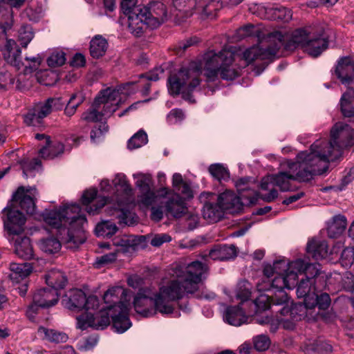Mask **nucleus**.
<instances>
[{
    "mask_svg": "<svg viewBox=\"0 0 354 354\" xmlns=\"http://www.w3.org/2000/svg\"><path fill=\"white\" fill-rule=\"evenodd\" d=\"M3 211L7 215L3 220L4 227L8 233V239L11 241L15 236L24 232L26 217L15 207H7Z\"/></svg>",
    "mask_w": 354,
    "mask_h": 354,
    "instance_id": "nucleus-19",
    "label": "nucleus"
},
{
    "mask_svg": "<svg viewBox=\"0 0 354 354\" xmlns=\"http://www.w3.org/2000/svg\"><path fill=\"white\" fill-rule=\"evenodd\" d=\"M311 268H315L312 265L305 266L301 260H295L288 262L286 259L275 261L272 265L266 264L263 268L264 277L261 281L258 282L257 288L259 292L276 290L274 297L272 299L275 306H283L278 310L276 315V323H271L270 331L274 333L279 324H283V328L292 329L295 321L301 320L306 316V312L302 304H295L289 301V298L284 288L292 289L295 287L297 281V272H301L304 270H308Z\"/></svg>",
    "mask_w": 354,
    "mask_h": 354,
    "instance_id": "nucleus-1",
    "label": "nucleus"
},
{
    "mask_svg": "<svg viewBox=\"0 0 354 354\" xmlns=\"http://www.w3.org/2000/svg\"><path fill=\"white\" fill-rule=\"evenodd\" d=\"M38 245L41 250L50 254L57 253L62 248L59 241L55 237L42 239L39 241Z\"/></svg>",
    "mask_w": 354,
    "mask_h": 354,
    "instance_id": "nucleus-48",
    "label": "nucleus"
},
{
    "mask_svg": "<svg viewBox=\"0 0 354 354\" xmlns=\"http://www.w3.org/2000/svg\"><path fill=\"white\" fill-rule=\"evenodd\" d=\"M220 254L221 261L232 259L236 256V248L234 245L220 246Z\"/></svg>",
    "mask_w": 354,
    "mask_h": 354,
    "instance_id": "nucleus-63",
    "label": "nucleus"
},
{
    "mask_svg": "<svg viewBox=\"0 0 354 354\" xmlns=\"http://www.w3.org/2000/svg\"><path fill=\"white\" fill-rule=\"evenodd\" d=\"M142 16L140 19L142 26V34L147 28L155 29L159 27L168 18V12L166 6L158 1L150 2L147 6H144Z\"/></svg>",
    "mask_w": 354,
    "mask_h": 354,
    "instance_id": "nucleus-14",
    "label": "nucleus"
},
{
    "mask_svg": "<svg viewBox=\"0 0 354 354\" xmlns=\"http://www.w3.org/2000/svg\"><path fill=\"white\" fill-rule=\"evenodd\" d=\"M307 252L316 260L323 259L328 254V244L325 241L312 239L307 244Z\"/></svg>",
    "mask_w": 354,
    "mask_h": 354,
    "instance_id": "nucleus-36",
    "label": "nucleus"
},
{
    "mask_svg": "<svg viewBox=\"0 0 354 354\" xmlns=\"http://www.w3.org/2000/svg\"><path fill=\"white\" fill-rule=\"evenodd\" d=\"M114 186L118 189L119 188L124 192L125 195L124 201H118L117 207H114V212L110 213L111 215H115L121 223L128 224L127 218L130 215V212L127 207L129 199L127 196L131 194V187L127 182L126 176L124 174H118L113 180Z\"/></svg>",
    "mask_w": 354,
    "mask_h": 354,
    "instance_id": "nucleus-17",
    "label": "nucleus"
},
{
    "mask_svg": "<svg viewBox=\"0 0 354 354\" xmlns=\"http://www.w3.org/2000/svg\"><path fill=\"white\" fill-rule=\"evenodd\" d=\"M215 195L210 192H203L200 195V200L204 203L203 216L209 223H216L223 217L224 212L218 203L207 201L212 200Z\"/></svg>",
    "mask_w": 354,
    "mask_h": 354,
    "instance_id": "nucleus-27",
    "label": "nucleus"
},
{
    "mask_svg": "<svg viewBox=\"0 0 354 354\" xmlns=\"http://www.w3.org/2000/svg\"><path fill=\"white\" fill-rule=\"evenodd\" d=\"M118 227L111 221H103L97 223L95 228V233L97 236L110 238L114 235Z\"/></svg>",
    "mask_w": 354,
    "mask_h": 354,
    "instance_id": "nucleus-46",
    "label": "nucleus"
},
{
    "mask_svg": "<svg viewBox=\"0 0 354 354\" xmlns=\"http://www.w3.org/2000/svg\"><path fill=\"white\" fill-rule=\"evenodd\" d=\"M301 261V259H300ZM305 266L312 265L315 268H311L308 270H304V271L299 272L297 270H294L295 272H297L298 274H301L304 273L306 276L308 274L313 275V277H306V279H301L299 283L297 285V295L299 298H303L304 299V304L303 306H305L306 305V299L310 297V296H313L317 291V288L315 287V281L314 277H315L317 274H318L319 270L317 268V266L315 264L313 263H306L303 260ZM298 280L297 281V282ZM297 284V283L295 284V286Z\"/></svg>",
    "mask_w": 354,
    "mask_h": 354,
    "instance_id": "nucleus-20",
    "label": "nucleus"
},
{
    "mask_svg": "<svg viewBox=\"0 0 354 354\" xmlns=\"http://www.w3.org/2000/svg\"><path fill=\"white\" fill-rule=\"evenodd\" d=\"M96 189L91 188L86 190L82 196V203L86 206V210L88 214H95L107 203L106 197H97Z\"/></svg>",
    "mask_w": 354,
    "mask_h": 354,
    "instance_id": "nucleus-29",
    "label": "nucleus"
},
{
    "mask_svg": "<svg viewBox=\"0 0 354 354\" xmlns=\"http://www.w3.org/2000/svg\"><path fill=\"white\" fill-rule=\"evenodd\" d=\"M254 348L258 351H264L269 348L270 339L266 335H259L253 337Z\"/></svg>",
    "mask_w": 354,
    "mask_h": 354,
    "instance_id": "nucleus-58",
    "label": "nucleus"
},
{
    "mask_svg": "<svg viewBox=\"0 0 354 354\" xmlns=\"http://www.w3.org/2000/svg\"><path fill=\"white\" fill-rule=\"evenodd\" d=\"M45 279L46 283L50 286L51 289H61L63 288L67 279L65 275L59 270H51L46 275Z\"/></svg>",
    "mask_w": 354,
    "mask_h": 354,
    "instance_id": "nucleus-42",
    "label": "nucleus"
},
{
    "mask_svg": "<svg viewBox=\"0 0 354 354\" xmlns=\"http://www.w3.org/2000/svg\"><path fill=\"white\" fill-rule=\"evenodd\" d=\"M108 47L107 41L102 36H95L90 42V53L93 58L103 56Z\"/></svg>",
    "mask_w": 354,
    "mask_h": 354,
    "instance_id": "nucleus-45",
    "label": "nucleus"
},
{
    "mask_svg": "<svg viewBox=\"0 0 354 354\" xmlns=\"http://www.w3.org/2000/svg\"><path fill=\"white\" fill-rule=\"evenodd\" d=\"M282 35L281 44L280 48L284 46L288 50H294L297 48H301L309 55H316L319 52L315 50L312 47V41H309L314 31L311 28H300L295 30L290 37Z\"/></svg>",
    "mask_w": 354,
    "mask_h": 354,
    "instance_id": "nucleus-13",
    "label": "nucleus"
},
{
    "mask_svg": "<svg viewBox=\"0 0 354 354\" xmlns=\"http://www.w3.org/2000/svg\"><path fill=\"white\" fill-rule=\"evenodd\" d=\"M330 304V298L328 294L322 293L318 295L315 292L313 296H310L306 299V305L304 306L306 312L308 310L314 309L316 306L320 310L327 309Z\"/></svg>",
    "mask_w": 354,
    "mask_h": 354,
    "instance_id": "nucleus-39",
    "label": "nucleus"
},
{
    "mask_svg": "<svg viewBox=\"0 0 354 354\" xmlns=\"http://www.w3.org/2000/svg\"><path fill=\"white\" fill-rule=\"evenodd\" d=\"M10 279L13 282L19 283L21 279L26 278L31 273L32 266L28 263H12L10 265Z\"/></svg>",
    "mask_w": 354,
    "mask_h": 354,
    "instance_id": "nucleus-37",
    "label": "nucleus"
},
{
    "mask_svg": "<svg viewBox=\"0 0 354 354\" xmlns=\"http://www.w3.org/2000/svg\"><path fill=\"white\" fill-rule=\"evenodd\" d=\"M164 76V69L160 66L156 67L151 71L149 73L140 75V80H151L157 81Z\"/></svg>",
    "mask_w": 354,
    "mask_h": 354,
    "instance_id": "nucleus-61",
    "label": "nucleus"
},
{
    "mask_svg": "<svg viewBox=\"0 0 354 354\" xmlns=\"http://www.w3.org/2000/svg\"><path fill=\"white\" fill-rule=\"evenodd\" d=\"M80 207L77 204H66L59 209H45L39 219L46 224L59 229L62 239L66 247L76 249L86 241L84 225L87 221L84 216L81 215Z\"/></svg>",
    "mask_w": 354,
    "mask_h": 354,
    "instance_id": "nucleus-3",
    "label": "nucleus"
},
{
    "mask_svg": "<svg viewBox=\"0 0 354 354\" xmlns=\"http://www.w3.org/2000/svg\"><path fill=\"white\" fill-rule=\"evenodd\" d=\"M6 3L0 0V25L3 32L11 28L13 25L12 12L5 8Z\"/></svg>",
    "mask_w": 354,
    "mask_h": 354,
    "instance_id": "nucleus-50",
    "label": "nucleus"
},
{
    "mask_svg": "<svg viewBox=\"0 0 354 354\" xmlns=\"http://www.w3.org/2000/svg\"><path fill=\"white\" fill-rule=\"evenodd\" d=\"M258 32V30L252 24H247L243 27L239 28L236 30L235 33V37L236 39H242L245 37L256 35Z\"/></svg>",
    "mask_w": 354,
    "mask_h": 354,
    "instance_id": "nucleus-60",
    "label": "nucleus"
},
{
    "mask_svg": "<svg viewBox=\"0 0 354 354\" xmlns=\"http://www.w3.org/2000/svg\"><path fill=\"white\" fill-rule=\"evenodd\" d=\"M201 67L193 63L188 68H182L168 80V91L171 95L182 94L183 97L191 102L194 100L190 95L199 84Z\"/></svg>",
    "mask_w": 354,
    "mask_h": 354,
    "instance_id": "nucleus-8",
    "label": "nucleus"
},
{
    "mask_svg": "<svg viewBox=\"0 0 354 354\" xmlns=\"http://www.w3.org/2000/svg\"><path fill=\"white\" fill-rule=\"evenodd\" d=\"M148 142V138L147 133L140 130L136 134H134L128 142V148L131 150L140 148L147 144Z\"/></svg>",
    "mask_w": 354,
    "mask_h": 354,
    "instance_id": "nucleus-54",
    "label": "nucleus"
},
{
    "mask_svg": "<svg viewBox=\"0 0 354 354\" xmlns=\"http://www.w3.org/2000/svg\"><path fill=\"white\" fill-rule=\"evenodd\" d=\"M6 61L18 68H20L24 62L21 59V50L13 39H8L3 50Z\"/></svg>",
    "mask_w": 354,
    "mask_h": 354,
    "instance_id": "nucleus-31",
    "label": "nucleus"
},
{
    "mask_svg": "<svg viewBox=\"0 0 354 354\" xmlns=\"http://www.w3.org/2000/svg\"><path fill=\"white\" fill-rule=\"evenodd\" d=\"M301 348L306 354H328L332 351V346L322 339H308L304 343Z\"/></svg>",
    "mask_w": 354,
    "mask_h": 354,
    "instance_id": "nucleus-34",
    "label": "nucleus"
},
{
    "mask_svg": "<svg viewBox=\"0 0 354 354\" xmlns=\"http://www.w3.org/2000/svg\"><path fill=\"white\" fill-rule=\"evenodd\" d=\"M208 171L214 178L220 182L226 180L230 178L228 169L220 163L212 164L209 167Z\"/></svg>",
    "mask_w": 354,
    "mask_h": 354,
    "instance_id": "nucleus-53",
    "label": "nucleus"
},
{
    "mask_svg": "<svg viewBox=\"0 0 354 354\" xmlns=\"http://www.w3.org/2000/svg\"><path fill=\"white\" fill-rule=\"evenodd\" d=\"M133 305L136 313L145 317L153 316L158 313L165 315L171 309L167 304H163L156 292L149 287L139 289L134 297Z\"/></svg>",
    "mask_w": 354,
    "mask_h": 354,
    "instance_id": "nucleus-9",
    "label": "nucleus"
},
{
    "mask_svg": "<svg viewBox=\"0 0 354 354\" xmlns=\"http://www.w3.org/2000/svg\"><path fill=\"white\" fill-rule=\"evenodd\" d=\"M174 8L183 13L186 17L192 16L196 11H198L205 15L211 14L215 8V1H211L206 5L197 3L196 0H172Z\"/></svg>",
    "mask_w": 354,
    "mask_h": 354,
    "instance_id": "nucleus-24",
    "label": "nucleus"
},
{
    "mask_svg": "<svg viewBox=\"0 0 354 354\" xmlns=\"http://www.w3.org/2000/svg\"><path fill=\"white\" fill-rule=\"evenodd\" d=\"M341 112L344 116L354 117V88H348L342 95L339 101Z\"/></svg>",
    "mask_w": 354,
    "mask_h": 354,
    "instance_id": "nucleus-38",
    "label": "nucleus"
},
{
    "mask_svg": "<svg viewBox=\"0 0 354 354\" xmlns=\"http://www.w3.org/2000/svg\"><path fill=\"white\" fill-rule=\"evenodd\" d=\"M107 310L100 311L95 315L91 313H85L77 317V326L81 330L92 328L95 330H103L110 324Z\"/></svg>",
    "mask_w": 354,
    "mask_h": 354,
    "instance_id": "nucleus-23",
    "label": "nucleus"
},
{
    "mask_svg": "<svg viewBox=\"0 0 354 354\" xmlns=\"http://www.w3.org/2000/svg\"><path fill=\"white\" fill-rule=\"evenodd\" d=\"M24 176L26 178L34 177L37 172L41 169V161L37 158L31 161L22 160L21 162Z\"/></svg>",
    "mask_w": 354,
    "mask_h": 354,
    "instance_id": "nucleus-51",
    "label": "nucleus"
},
{
    "mask_svg": "<svg viewBox=\"0 0 354 354\" xmlns=\"http://www.w3.org/2000/svg\"><path fill=\"white\" fill-rule=\"evenodd\" d=\"M64 152V145L61 142L54 143L53 145H50L49 141L48 145L43 146L39 153L41 157L44 158H54Z\"/></svg>",
    "mask_w": 354,
    "mask_h": 354,
    "instance_id": "nucleus-49",
    "label": "nucleus"
},
{
    "mask_svg": "<svg viewBox=\"0 0 354 354\" xmlns=\"http://www.w3.org/2000/svg\"><path fill=\"white\" fill-rule=\"evenodd\" d=\"M136 82H129L116 87H107L101 90L95 97L92 106L84 112L81 120L87 122L101 121L110 118L127 96L134 93L138 87Z\"/></svg>",
    "mask_w": 354,
    "mask_h": 354,
    "instance_id": "nucleus-5",
    "label": "nucleus"
},
{
    "mask_svg": "<svg viewBox=\"0 0 354 354\" xmlns=\"http://www.w3.org/2000/svg\"><path fill=\"white\" fill-rule=\"evenodd\" d=\"M274 295H261L255 299V304L259 310H265L274 306L272 299Z\"/></svg>",
    "mask_w": 354,
    "mask_h": 354,
    "instance_id": "nucleus-59",
    "label": "nucleus"
},
{
    "mask_svg": "<svg viewBox=\"0 0 354 354\" xmlns=\"http://www.w3.org/2000/svg\"><path fill=\"white\" fill-rule=\"evenodd\" d=\"M268 17L273 20L289 21L292 18V12L284 7H269L266 8Z\"/></svg>",
    "mask_w": 354,
    "mask_h": 354,
    "instance_id": "nucleus-47",
    "label": "nucleus"
},
{
    "mask_svg": "<svg viewBox=\"0 0 354 354\" xmlns=\"http://www.w3.org/2000/svg\"><path fill=\"white\" fill-rule=\"evenodd\" d=\"M324 160L314 158L308 151L299 152L295 162L287 160L283 163L281 166L283 170L275 175L263 178L261 188L270 192L262 195L261 198L266 202H271L278 196L274 186L279 187L282 192L290 191L293 189L292 181L308 182L315 176L325 173L326 165Z\"/></svg>",
    "mask_w": 354,
    "mask_h": 354,
    "instance_id": "nucleus-2",
    "label": "nucleus"
},
{
    "mask_svg": "<svg viewBox=\"0 0 354 354\" xmlns=\"http://www.w3.org/2000/svg\"><path fill=\"white\" fill-rule=\"evenodd\" d=\"M50 107L47 100L35 104L24 115V122L28 126H39L41 124L42 119L52 112Z\"/></svg>",
    "mask_w": 354,
    "mask_h": 354,
    "instance_id": "nucleus-28",
    "label": "nucleus"
},
{
    "mask_svg": "<svg viewBox=\"0 0 354 354\" xmlns=\"http://www.w3.org/2000/svg\"><path fill=\"white\" fill-rule=\"evenodd\" d=\"M341 262L344 266H351L354 262V250L353 248H346L342 252Z\"/></svg>",
    "mask_w": 354,
    "mask_h": 354,
    "instance_id": "nucleus-62",
    "label": "nucleus"
},
{
    "mask_svg": "<svg viewBox=\"0 0 354 354\" xmlns=\"http://www.w3.org/2000/svg\"><path fill=\"white\" fill-rule=\"evenodd\" d=\"M37 333L44 339L56 344L65 343L68 339L65 333L42 326L38 328Z\"/></svg>",
    "mask_w": 354,
    "mask_h": 354,
    "instance_id": "nucleus-41",
    "label": "nucleus"
},
{
    "mask_svg": "<svg viewBox=\"0 0 354 354\" xmlns=\"http://www.w3.org/2000/svg\"><path fill=\"white\" fill-rule=\"evenodd\" d=\"M59 297L57 290L50 288L37 290L33 295L32 304L26 311L27 316L30 319H33L39 308H49L55 305Z\"/></svg>",
    "mask_w": 354,
    "mask_h": 354,
    "instance_id": "nucleus-18",
    "label": "nucleus"
},
{
    "mask_svg": "<svg viewBox=\"0 0 354 354\" xmlns=\"http://www.w3.org/2000/svg\"><path fill=\"white\" fill-rule=\"evenodd\" d=\"M250 296V284L248 281H243L238 283L236 290V297L241 302L247 301Z\"/></svg>",
    "mask_w": 354,
    "mask_h": 354,
    "instance_id": "nucleus-56",
    "label": "nucleus"
},
{
    "mask_svg": "<svg viewBox=\"0 0 354 354\" xmlns=\"http://www.w3.org/2000/svg\"><path fill=\"white\" fill-rule=\"evenodd\" d=\"M37 196L38 193L35 187L28 188L20 187L14 194L10 206L17 209L18 205L27 214H33L35 211V200Z\"/></svg>",
    "mask_w": 354,
    "mask_h": 354,
    "instance_id": "nucleus-21",
    "label": "nucleus"
},
{
    "mask_svg": "<svg viewBox=\"0 0 354 354\" xmlns=\"http://www.w3.org/2000/svg\"><path fill=\"white\" fill-rule=\"evenodd\" d=\"M131 307V304L118 306V311H113L114 314L111 315L113 327L117 333H122L131 327V323L128 317V313Z\"/></svg>",
    "mask_w": 354,
    "mask_h": 354,
    "instance_id": "nucleus-30",
    "label": "nucleus"
},
{
    "mask_svg": "<svg viewBox=\"0 0 354 354\" xmlns=\"http://www.w3.org/2000/svg\"><path fill=\"white\" fill-rule=\"evenodd\" d=\"M62 303L69 310L94 309L99 305V301L96 296L86 297L85 293L80 289H73L68 292V295L62 299Z\"/></svg>",
    "mask_w": 354,
    "mask_h": 354,
    "instance_id": "nucleus-15",
    "label": "nucleus"
},
{
    "mask_svg": "<svg viewBox=\"0 0 354 354\" xmlns=\"http://www.w3.org/2000/svg\"><path fill=\"white\" fill-rule=\"evenodd\" d=\"M353 145L354 130L349 125L339 122L331 130L330 142L324 140H316L308 152L314 158H324L326 171L330 161L339 160L342 156L344 149Z\"/></svg>",
    "mask_w": 354,
    "mask_h": 354,
    "instance_id": "nucleus-6",
    "label": "nucleus"
},
{
    "mask_svg": "<svg viewBox=\"0 0 354 354\" xmlns=\"http://www.w3.org/2000/svg\"><path fill=\"white\" fill-rule=\"evenodd\" d=\"M234 60V55L231 50L208 51L203 57L205 75L209 81L215 80L218 75L223 80H234L239 73V68L233 63Z\"/></svg>",
    "mask_w": 354,
    "mask_h": 354,
    "instance_id": "nucleus-7",
    "label": "nucleus"
},
{
    "mask_svg": "<svg viewBox=\"0 0 354 354\" xmlns=\"http://www.w3.org/2000/svg\"><path fill=\"white\" fill-rule=\"evenodd\" d=\"M131 292L122 286L109 288L104 295L106 310L118 311V306L131 304Z\"/></svg>",
    "mask_w": 354,
    "mask_h": 354,
    "instance_id": "nucleus-22",
    "label": "nucleus"
},
{
    "mask_svg": "<svg viewBox=\"0 0 354 354\" xmlns=\"http://www.w3.org/2000/svg\"><path fill=\"white\" fill-rule=\"evenodd\" d=\"M223 318L229 324L235 326H239L246 323L248 319V317L239 306L227 308Z\"/></svg>",
    "mask_w": 354,
    "mask_h": 354,
    "instance_id": "nucleus-35",
    "label": "nucleus"
},
{
    "mask_svg": "<svg viewBox=\"0 0 354 354\" xmlns=\"http://www.w3.org/2000/svg\"><path fill=\"white\" fill-rule=\"evenodd\" d=\"M136 179V185L140 189L141 194L138 197V203L143 207H149L156 205L159 201L169 193V189L162 187L156 192L151 189L152 185L151 176L149 174H133Z\"/></svg>",
    "mask_w": 354,
    "mask_h": 354,
    "instance_id": "nucleus-12",
    "label": "nucleus"
},
{
    "mask_svg": "<svg viewBox=\"0 0 354 354\" xmlns=\"http://www.w3.org/2000/svg\"><path fill=\"white\" fill-rule=\"evenodd\" d=\"M334 73L342 84H352L354 81V57L344 56L339 58L335 67Z\"/></svg>",
    "mask_w": 354,
    "mask_h": 354,
    "instance_id": "nucleus-26",
    "label": "nucleus"
},
{
    "mask_svg": "<svg viewBox=\"0 0 354 354\" xmlns=\"http://www.w3.org/2000/svg\"><path fill=\"white\" fill-rule=\"evenodd\" d=\"M248 182V178H240L236 182V187L239 192L240 196H238L232 191L226 190L217 196V203L223 211H227L230 214H236L242 209L243 205L241 198H248L249 202L252 203L257 200L256 194L254 191L250 195H245L243 192L248 189L244 187Z\"/></svg>",
    "mask_w": 354,
    "mask_h": 354,
    "instance_id": "nucleus-11",
    "label": "nucleus"
},
{
    "mask_svg": "<svg viewBox=\"0 0 354 354\" xmlns=\"http://www.w3.org/2000/svg\"><path fill=\"white\" fill-rule=\"evenodd\" d=\"M205 271L206 267L197 261L187 266L176 265L173 268L170 274L176 279L162 284L158 292H156L163 304H167L171 308L165 315L174 313L172 301L183 298L185 293L193 294L198 290L202 275Z\"/></svg>",
    "mask_w": 354,
    "mask_h": 354,
    "instance_id": "nucleus-4",
    "label": "nucleus"
},
{
    "mask_svg": "<svg viewBox=\"0 0 354 354\" xmlns=\"http://www.w3.org/2000/svg\"><path fill=\"white\" fill-rule=\"evenodd\" d=\"M309 41H312V47L315 50H318L317 55H310L311 57H316L321 55V53L328 48V41L323 35V31H319L318 34L313 32Z\"/></svg>",
    "mask_w": 354,
    "mask_h": 354,
    "instance_id": "nucleus-52",
    "label": "nucleus"
},
{
    "mask_svg": "<svg viewBox=\"0 0 354 354\" xmlns=\"http://www.w3.org/2000/svg\"><path fill=\"white\" fill-rule=\"evenodd\" d=\"M65 62V53L61 50L53 51L47 59V63L50 67L60 66L63 65Z\"/></svg>",
    "mask_w": 354,
    "mask_h": 354,
    "instance_id": "nucleus-57",
    "label": "nucleus"
},
{
    "mask_svg": "<svg viewBox=\"0 0 354 354\" xmlns=\"http://www.w3.org/2000/svg\"><path fill=\"white\" fill-rule=\"evenodd\" d=\"M172 186L176 193L171 191V194H178L184 201L193 198L194 194L190 183L184 180L180 174L175 173L173 175Z\"/></svg>",
    "mask_w": 354,
    "mask_h": 354,
    "instance_id": "nucleus-32",
    "label": "nucleus"
},
{
    "mask_svg": "<svg viewBox=\"0 0 354 354\" xmlns=\"http://www.w3.org/2000/svg\"><path fill=\"white\" fill-rule=\"evenodd\" d=\"M138 0H122L121 7L124 14L128 18L129 30L135 36L140 37L142 35V10L144 6L137 5Z\"/></svg>",
    "mask_w": 354,
    "mask_h": 354,
    "instance_id": "nucleus-16",
    "label": "nucleus"
},
{
    "mask_svg": "<svg viewBox=\"0 0 354 354\" xmlns=\"http://www.w3.org/2000/svg\"><path fill=\"white\" fill-rule=\"evenodd\" d=\"M34 37L32 28L29 25H23L18 31V41L26 48Z\"/></svg>",
    "mask_w": 354,
    "mask_h": 354,
    "instance_id": "nucleus-55",
    "label": "nucleus"
},
{
    "mask_svg": "<svg viewBox=\"0 0 354 354\" xmlns=\"http://www.w3.org/2000/svg\"><path fill=\"white\" fill-rule=\"evenodd\" d=\"M281 39V34L275 31L268 34L258 45L245 50L243 57L247 64L257 60L272 59L280 48Z\"/></svg>",
    "mask_w": 354,
    "mask_h": 354,
    "instance_id": "nucleus-10",
    "label": "nucleus"
},
{
    "mask_svg": "<svg viewBox=\"0 0 354 354\" xmlns=\"http://www.w3.org/2000/svg\"><path fill=\"white\" fill-rule=\"evenodd\" d=\"M141 237L132 235H120L115 237L113 240L115 246L120 247L124 252H128L130 249L136 250L140 243Z\"/></svg>",
    "mask_w": 354,
    "mask_h": 354,
    "instance_id": "nucleus-40",
    "label": "nucleus"
},
{
    "mask_svg": "<svg viewBox=\"0 0 354 354\" xmlns=\"http://www.w3.org/2000/svg\"><path fill=\"white\" fill-rule=\"evenodd\" d=\"M44 0H31L23 14L30 21L38 20L44 11Z\"/></svg>",
    "mask_w": 354,
    "mask_h": 354,
    "instance_id": "nucleus-44",
    "label": "nucleus"
},
{
    "mask_svg": "<svg viewBox=\"0 0 354 354\" xmlns=\"http://www.w3.org/2000/svg\"><path fill=\"white\" fill-rule=\"evenodd\" d=\"M10 242H14L15 252L18 257L24 259L33 258V249L29 238L17 236Z\"/></svg>",
    "mask_w": 354,
    "mask_h": 354,
    "instance_id": "nucleus-33",
    "label": "nucleus"
},
{
    "mask_svg": "<svg viewBox=\"0 0 354 354\" xmlns=\"http://www.w3.org/2000/svg\"><path fill=\"white\" fill-rule=\"evenodd\" d=\"M346 226L347 221L344 216H335L328 227V234L330 238H336L344 232Z\"/></svg>",
    "mask_w": 354,
    "mask_h": 354,
    "instance_id": "nucleus-43",
    "label": "nucleus"
},
{
    "mask_svg": "<svg viewBox=\"0 0 354 354\" xmlns=\"http://www.w3.org/2000/svg\"><path fill=\"white\" fill-rule=\"evenodd\" d=\"M162 201L157 204H164L167 215H171L176 218H181L187 213V207L183 198L178 194H171V190Z\"/></svg>",
    "mask_w": 354,
    "mask_h": 354,
    "instance_id": "nucleus-25",
    "label": "nucleus"
},
{
    "mask_svg": "<svg viewBox=\"0 0 354 354\" xmlns=\"http://www.w3.org/2000/svg\"><path fill=\"white\" fill-rule=\"evenodd\" d=\"M342 286L347 291H354V276L352 273L346 272L343 274Z\"/></svg>",
    "mask_w": 354,
    "mask_h": 354,
    "instance_id": "nucleus-64",
    "label": "nucleus"
}]
</instances>
